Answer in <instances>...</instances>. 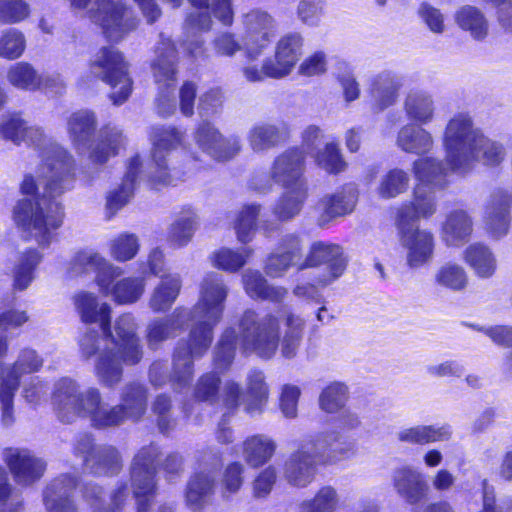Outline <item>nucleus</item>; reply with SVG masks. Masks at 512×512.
Listing matches in <instances>:
<instances>
[{
  "mask_svg": "<svg viewBox=\"0 0 512 512\" xmlns=\"http://www.w3.org/2000/svg\"><path fill=\"white\" fill-rule=\"evenodd\" d=\"M8 83L23 91H36L42 88V75L29 62L20 61L11 65L6 74Z\"/></svg>",
  "mask_w": 512,
  "mask_h": 512,
  "instance_id": "nucleus-52",
  "label": "nucleus"
},
{
  "mask_svg": "<svg viewBox=\"0 0 512 512\" xmlns=\"http://www.w3.org/2000/svg\"><path fill=\"white\" fill-rule=\"evenodd\" d=\"M409 182L410 177L407 172L399 168L391 169L382 177L378 194L384 199L395 198L408 189Z\"/></svg>",
  "mask_w": 512,
  "mask_h": 512,
  "instance_id": "nucleus-57",
  "label": "nucleus"
},
{
  "mask_svg": "<svg viewBox=\"0 0 512 512\" xmlns=\"http://www.w3.org/2000/svg\"><path fill=\"white\" fill-rule=\"evenodd\" d=\"M92 0H68L73 11H85ZM148 23H154L161 10L154 0H135ZM96 10L89 11V17L98 24L106 37L119 41L136 28L137 21L133 11L124 0H96Z\"/></svg>",
  "mask_w": 512,
  "mask_h": 512,
  "instance_id": "nucleus-9",
  "label": "nucleus"
},
{
  "mask_svg": "<svg viewBox=\"0 0 512 512\" xmlns=\"http://www.w3.org/2000/svg\"><path fill=\"white\" fill-rule=\"evenodd\" d=\"M103 489L93 483H87L83 488V497L89 504L92 512H124L130 499V489L127 483H119L109 496V503L102 501Z\"/></svg>",
  "mask_w": 512,
  "mask_h": 512,
  "instance_id": "nucleus-33",
  "label": "nucleus"
},
{
  "mask_svg": "<svg viewBox=\"0 0 512 512\" xmlns=\"http://www.w3.org/2000/svg\"><path fill=\"white\" fill-rule=\"evenodd\" d=\"M223 102L224 95L219 88H211L202 93L198 103V113L200 117L206 118L220 113Z\"/></svg>",
  "mask_w": 512,
  "mask_h": 512,
  "instance_id": "nucleus-64",
  "label": "nucleus"
},
{
  "mask_svg": "<svg viewBox=\"0 0 512 512\" xmlns=\"http://www.w3.org/2000/svg\"><path fill=\"white\" fill-rule=\"evenodd\" d=\"M316 164L329 173H339L345 169L338 146L334 143H326L324 147L313 154Z\"/></svg>",
  "mask_w": 512,
  "mask_h": 512,
  "instance_id": "nucleus-61",
  "label": "nucleus"
},
{
  "mask_svg": "<svg viewBox=\"0 0 512 512\" xmlns=\"http://www.w3.org/2000/svg\"><path fill=\"white\" fill-rule=\"evenodd\" d=\"M392 483L397 494L409 504H416L428 495L429 486L424 475L412 466L395 469Z\"/></svg>",
  "mask_w": 512,
  "mask_h": 512,
  "instance_id": "nucleus-29",
  "label": "nucleus"
},
{
  "mask_svg": "<svg viewBox=\"0 0 512 512\" xmlns=\"http://www.w3.org/2000/svg\"><path fill=\"white\" fill-rule=\"evenodd\" d=\"M303 37L297 32L283 35L275 47V61L268 64L274 79H280L291 73L303 53Z\"/></svg>",
  "mask_w": 512,
  "mask_h": 512,
  "instance_id": "nucleus-27",
  "label": "nucleus"
},
{
  "mask_svg": "<svg viewBox=\"0 0 512 512\" xmlns=\"http://www.w3.org/2000/svg\"><path fill=\"white\" fill-rule=\"evenodd\" d=\"M74 304L81 321L86 324H98L100 331L111 320V306L105 302L100 303L93 293H78L74 297Z\"/></svg>",
  "mask_w": 512,
  "mask_h": 512,
  "instance_id": "nucleus-41",
  "label": "nucleus"
},
{
  "mask_svg": "<svg viewBox=\"0 0 512 512\" xmlns=\"http://www.w3.org/2000/svg\"><path fill=\"white\" fill-rule=\"evenodd\" d=\"M247 397L242 399L241 386L232 380L225 382L222 392V401L224 407L234 413L242 403L244 410L250 415L258 414L268 400V387L265 383L264 374L258 370H252L248 373L246 379Z\"/></svg>",
  "mask_w": 512,
  "mask_h": 512,
  "instance_id": "nucleus-14",
  "label": "nucleus"
},
{
  "mask_svg": "<svg viewBox=\"0 0 512 512\" xmlns=\"http://www.w3.org/2000/svg\"><path fill=\"white\" fill-rule=\"evenodd\" d=\"M90 72L111 87L110 99L114 105L127 101L132 92V80L128 74V64L117 49L101 48L90 63Z\"/></svg>",
  "mask_w": 512,
  "mask_h": 512,
  "instance_id": "nucleus-13",
  "label": "nucleus"
},
{
  "mask_svg": "<svg viewBox=\"0 0 512 512\" xmlns=\"http://www.w3.org/2000/svg\"><path fill=\"white\" fill-rule=\"evenodd\" d=\"M229 287L217 273L207 274L199 290V298L188 309L193 324L186 339H180L174 349V377L177 383L186 385L193 374V359L203 357L209 350L214 328L221 322Z\"/></svg>",
  "mask_w": 512,
  "mask_h": 512,
  "instance_id": "nucleus-4",
  "label": "nucleus"
},
{
  "mask_svg": "<svg viewBox=\"0 0 512 512\" xmlns=\"http://www.w3.org/2000/svg\"><path fill=\"white\" fill-rule=\"evenodd\" d=\"M220 377L214 372H207L199 377L194 388V397L198 401L214 403L218 399Z\"/></svg>",
  "mask_w": 512,
  "mask_h": 512,
  "instance_id": "nucleus-62",
  "label": "nucleus"
},
{
  "mask_svg": "<svg viewBox=\"0 0 512 512\" xmlns=\"http://www.w3.org/2000/svg\"><path fill=\"white\" fill-rule=\"evenodd\" d=\"M473 232V218L464 209L449 211L441 224L440 236L448 247H460L469 241Z\"/></svg>",
  "mask_w": 512,
  "mask_h": 512,
  "instance_id": "nucleus-31",
  "label": "nucleus"
},
{
  "mask_svg": "<svg viewBox=\"0 0 512 512\" xmlns=\"http://www.w3.org/2000/svg\"><path fill=\"white\" fill-rule=\"evenodd\" d=\"M68 272L71 276H78L95 272V282L99 287H106L108 277H121L124 270L108 261L94 250L77 252L69 262Z\"/></svg>",
  "mask_w": 512,
  "mask_h": 512,
  "instance_id": "nucleus-22",
  "label": "nucleus"
},
{
  "mask_svg": "<svg viewBox=\"0 0 512 512\" xmlns=\"http://www.w3.org/2000/svg\"><path fill=\"white\" fill-rule=\"evenodd\" d=\"M288 137L289 127L284 122H260L253 125L247 133L249 147L256 153L267 152L284 143Z\"/></svg>",
  "mask_w": 512,
  "mask_h": 512,
  "instance_id": "nucleus-32",
  "label": "nucleus"
},
{
  "mask_svg": "<svg viewBox=\"0 0 512 512\" xmlns=\"http://www.w3.org/2000/svg\"><path fill=\"white\" fill-rule=\"evenodd\" d=\"M253 254V248L248 246L238 249L221 247L210 255V261L212 266L219 270L236 273L247 264Z\"/></svg>",
  "mask_w": 512,
  "mask_h": 512,
  "instance_id": "nucleus-48",
  "label": "nucleus"
},
{
  "mask_svg": "<svg viewBox=\"0 0 512 512\" xmlns=\"http://www.w3.org/2000/svg\"><path fill=\"white\" fill-rule=\"evenodd\" d=\"M403 112L412 123L428 125L437 116V104L433 94L424 89L409 90L403 100Z\"/></svg>",
  "mask_w": 512,
  "mask_h": 512,
  "instance_id": "nucleus-30",
  "label": "nucleus"
},
{
  "mask_svg": "<svg viewBox=\"0 0 512 512\" xmlns=\"http://www.w3.org/2000/svg\"><path fill=\"white\" fill-rule=\"evenodd\" d=\"M348 399V388L340 382L327 385L319 396V407L330 414L342 411Z\"/></svg>",
  "mask_w": 512,
  "mask_h": 512,
  "instance_id": "nucleus-56",
  "label": "nucleus"
},
{
  "mask_svg": "<svg viewBox=\"0 0 512 512\" xmlns=\"http://www.w3.org/2000/svg\"><path fill=\"white\" fill-rule=\"evenodd\" d=\"M453 437L452 426L448 423L420 424L401 428L396 433V439L410 445H426L435 442H448Z\"/></svg>",
  "mask_w": 512,
  "mask_h": 512,
  "instance_id": "nucleus-34",
  "label": "nucleus"
},
{
  "mask_svg": "<svg viewBox=\"0 0 512 512\" xmlns=\"http://www.w3.org/2000/svg\"><path fill=\"white\" fill-rule=\"evenodd\" d=\"M22 509L20 490L10 483L6 470L0 466V512H21Z\"/></svg>",
  "mask_w": 512,
  "mask_h": 512,
  "instance_id": "nucleus-60",
  "label": "nucleus"
},
{
  "mask_svg": "<svg viewBox=\"0 0 512 512\" xmlns=\"http://www.w3.org/2000/svg\"><path fill=\"white\" fill-rule=\"evenodd\" d=\"M237 335L233 328H227L221 335L214 349L213 364L215 369L225 371L232 364L236 352Z\"/></svg>",
  "mask_w": 512,
  "mask_h": 512,
  "instance_id": "nucleus-55",
  "label": "nucleus"
},
{
  "mask_svg": "<svg viewBox=\"0 0 512 512\" xmlns=\"http://www.w3.org/2000/svg\"><path fill=\"white\" fill-rule=\"evenodd\" d=\"M189 322L188 308L177 307L161 318L151 320L146 327V341L150 349H158L164 341L182 332Z\"/></svg>",
  "mask_w": 512,
  "mask_h": 512,
  "instance_id": "nucleus-26",
  "label": "nucleus"
},
{
  "mask_svg": "<svg viewBox=\"0 0 512 512\" xmlns=\"http://www.w3.org/2000/svg\"><path fill=\"white\" fill-rule=\"evenodd\" d=\"M245 53L248 59H257L276 35L275 18L266 10L251 9L240 16Z\"/></svg>",
  "mask_w": 512,
  "mask_h": 512,
  "instance_id": "nucleus-15",
  "label": "nucleus"
},
{
  "mask_svg": "<svg viewBox=\"0 0 512 512\" xmlns=\"http://www.w3.org/2000/svg\"><path fill=\"white\" fill-rule=\"evenodd\" d=\"M43 358L31 348L20 350L17 359L1 369L0 408L1 422L9 427L14 421V397L23 376L38 372L43 366Z\"/></svg>",
  "mask_w": 512,
  "mask_h": 512,
  "instance_id": "nucleus-12",
  "label": "nucleus"
},
{
  "mask_svg": "<svg viewBox=\"0 0 512 512\" xmlns=\"http://www.w3.org/2000/svg\"><path fill=\"white\" fill-rule=\"evenodd\" d=\"M464 260L474 274L483 279L492 277L497 268L495 255L488 246L481 243L469 245L464 250Z\"/></svg>",
  "mask_w": 512,
  "mask_h": 512,
  "instance_id": "nucleus-47",
  "label": "nucleus"
},
{
  "mask_svg": "<svg viewBox=\"0 0 512 512\" xmlns=\"http://www.w3.org/2000/svg\"><path fill=\"white\" fill-rule=\"evenodd\" d=\"M0 135L16 145L25 143L40 151L41 163L35 175H25L20 187L22 194L32 198L17 202L13 220L41 247H48L54 237L52 231L62 224L63 208L57 197L73 186L74 159L66 149L48 138L42 128L29 125L18 114L2 119Z\"/></svg>",
  "mask_w": 512,
  "mask_h": 512,
  "instance_id": "nucleus-1",
  "label": "nucleus"
},
{
  "mask_svg": "<svg viewBox=\"0 0 512 512\" xmlns=\"http://www.w3.org/2000/svg\"><path fill=\"white\" fill-rule=\"evenodd\" d=\"M340 503V496L336 488L330 485L321 487L311 499L301 502V512H336Z\"/></svg>",
  "mask_w": 512,
  "mask_h": 512,
  "instance_id": "nucleus-53",
  "label": "nucleus"
},
{
  "mask_svg": "<svg viewBox=\"0 0 512 512\" xmlns=\"http://www.w3.org/2000/svg\"><path fill=\"white\" fill-rule=\"evenodd\" d=\"M215 475L209 471L195 473L189 479L185 490V504L193 512L202 511L214 493Z\"/></svg>",
  "mask_w": 512,
  "mask_h": 512,
  "instance_id": "nucleus-39",
  "label": "nucleus"
},
{
  "mask_svg": "<svg viewBox=\"0 0 512 512\" xmlns=\"http://www.w3.org/2000/svg\"><path fill=\"white\" fill-rule=\"evenodd\" d=\"M355 442L338 430H327L304 440L284 465V477L295 487L304 488L314 479L316 467L326 456L349 458Z\"/></svg>",
  "mask_w": 512,
  "mask_h": 512,
  "instance_id": "nucleus-7",
  "label": "nucleus"
},
{
  "mask_svg": "<svg viewBox=\"0 0 512 512\" xmlns=\"http://www.w3.org/2000/svg\"><path fill=\"white\" fill-rule=\"evenodd\" d=\"M148 391L142 383L133 381L124 385L120 392L121 410L127 421H139L147 410Z\"/></svg>",
  "mask_w": 512,
  "mask_h": 512,
  "instance_id": "nucleus-44",
  "label": "nucleus"
},
{
  "mask_svg": "<svg viewBox=\"0 0 512 512\" xmlns=\"http://www.w3.org/2000/svg\"><path fill=\"white\" fill-rule=\"evenodd\" d=\"M456 24L469 32L475 40H483L488 35L489 25L484 13L472 5L460 7L454 15Z\"/></svg>",
  "mask_w": 512,
  "mask_h": 512,
  "instance_id": "nucleus-51",
  "label": "nucleus"
},
{
  "mask_svg": "<svg viewBox=\"0 0 512 512\" xmlns=\"http://www.w3.org/2000/svg\"><path fill=\"white\" fill-rule=\"evenodd\" d=\"M154 53L151 70L159 89L157 111L160 116L169 117L176 110L173 90L177 82V51L171 39L161 33Z\"/></svg>",
  "mask_w": 512,
  "mask_h": 512,
  "instance_id": "nucleus-11",
  "label": "nucleus"
},
{
  "mask_svg": "<svg viewBox=\"0 0 512 512\" xmlns=\"http://www.w3.org/2000/svg\"><path fill=\"white\" fill-rule=\"evenodd\" d=\"M193 139L200 150L216 160H229L241 149L239 136L224 137L213 123L202 120L196 127Z\"/></svg>",
  "mask_w": 512,
  "mask_h": 512,
  "instance_id": "nucleus-19",
  "label": "nucleus"
},
{
  "mask_svg": "<svg viewBox=\"0 0 512 512\" xmlns=\"http://www.w3.org/2000/svg\"><path fill=\"white\" fill-rule=\"evenodd\" d=\"M417 123L403 125L396 136V146L403 152L422 156L434 148V137L430 131Z\"/></svg>",
  "mask_w": 512,
  "mask_h": 512,
  "instance_id": "nucleus-37",
  "label": "nucleus"
},
{
  "mask_svg": "<svg viewBox=\"0 0 512 512\" xmlns=\"http://www.w3.org/2000/svg\"><path fill=\"white\" fill-rule=\"evenodd\" d=\"M86 468L93 474L112 476L122 468V457L113 445H98L94 453L86 460Z\"/></svg>",
  "mask_w": 512,
  "mask_h": 512,
  "instance_id": "nucleus-45",
  "label": "nucleus"
},
{
  "mask_svg": "<svg viewBox=\"0 0 512 512\" xmlns=\"http://www.w3.org/2000/svg\"><path fill=\"white\" fill-rule=\"evenodd\" d=\"M42 260L43 255L36 249L25 250L17 256L11 270L14 291L23 292L31 286Z\"/></svg>",
  "mask_w": 512,
  "mask_h": 512,
  "instance_id": "nucleus-40",
  "label": "nucleus"
},
{
  "mask_svg": "<svg viewBox=\"0 0 512 512\" xmlns=\"http://www.w3.org/2000/svg\"><path fill=\"white\" fill-rule=\"evenodd\" d=\"M441 143L445 152L444 161L420 157L412 164L414 176L420 183L414 189L413 200L403 204L398 211L401 226L428 219L436 213V196L428 185L444 188L451 172L467 174L480 162L495 167L505 158L504 146L475 126L472 117L464 112L453 115L447 121Z\"/></svg>",
  "mask_w": 512,
  "mask_h": 512,
  "instance_id": "nucleus-2",
  "label": "nucleus"
},
{
  "mask_svg": "<svg viewBox=\"0 0 512 512\" xmlns=\"http://www.w3.org/2000/svg\"><path fill=\"white\" fill-rule=\"evenodd\" d=\"M305 169V151L299 147H291L274 158L270 178L281 187H307Z\"/></svg>",
  "mask_w": 512,
  "mask_h": 512,
  "instance_id": "nucleus-20",
  "label": "nucleus"
},
{
  "mask_svg": "<svg viewBox=\"0 0 512 512\" xmlns=\"http://www.w3.org/2000/svg\"><path fill=\"white\" fill-rule=\"evenodd\" d=\"M482 221L486 232L494 239L506 236L512 223V192L494 190L483 206Z\"/></svg>",
  "mask_w": 512,
  "mask_h": 512,
  "instance_id": "nucleus-18",
  "label": "nucleus"
},
{
  "mask_svg": "<svg viewBox=\"0 0 512 512\" xmlns=\"http://www.w3.org/2000/svg\"><path fill=\"white\" fill-rule=\"evenodd\" d=\"M97 125L95 113L86 109L73 112L67 119V131L77 152L88 151L92 163L103 165L119 153L126 143V138L121 129L107 125L101 128L97 138L92 140Z\"/></svg>",
  "mask_w": 512,
  "mask_h": 512,
  "instance_id": "nucleus-8",
  "label": "nucleus"
},
{
  "mask_svg": "<svg viewBox=\"0 0 512 512\" xmlns=\"http://www.w3.org/2000/svg\"><path fill=\"white\" fill-rule=\"evenodd\" d=\"M140 248L139 239L133 233H121L110 241L109 253L118 262L133 259Z\"/></svg>",
  "mask_w": 512,
  "mask_h": 512,
  "instance_id": "nucleus-58",
  "label": "nucleus"
},
{
  "mask_svg": "<svg viewBox=\"0 0 512 512\" xmlns=\"http://www.w3.org/2000/svg\"><path fill=\"white\" fill-rule=\"evenodd\" d=\"M77 480L70 474H62L51 480L43 491V504L48 512H79L71 498Z\"/></svg>",
  "mask_w": 512,
  "mask_h": 512,
  "instance_id": "nucleus-28",
  "label": "nucleus"
},
{
  "mask_svg": "<svg viewBox=\"0 0 512 512\" xmlns=\"http://www.w3.org/2000/svg\"><path fill=\"white\" fill-rule=\"evenodd\" d=\"M198 227V218L191 208L181 210L167 228L166 241L171 248L187 246Z\"/></svg>",
  "mask_w": 512,
  "mask_h": 512,
  "instance_id": "nucleus-43",
  "label": "nucleus"
},
{
  "mask_svg": "<svg viewBox=\"0 0 512 512\" xmlns=\"http://www.w3.org/2000/svg\"><path fill=\"white\" fill-rule=\"evenodd\" d=\"M30 7L24 0H0V22L15 24L26 19Z\"/></svg>",
  "mask_w": 512,
  "mask_h": 512,
  "instance_id": "nucleus-63",
  "label": "nucleus"
},
{
  "mask_svg": "<svg viewBox=\"0 0 512 512\" xmlns=\"http://www.w3.org/2000/svg\"><path fill=\"white\" fill-rule=\"evenodd\" d=\"M357 198V189L353 185H346L335 193L323 196L317 205L320 221L324 223L350 214L355 208Z\"/></svg>",
  "mask_w": 512,
  "mask_h": 512,
  "instance_id": "nucleus-35",
  "label": "nucleus"
},
{
  "mask_svg": "<svg viewBox=\"0 0 512 512\" xmlns=\"http://www.w3.org/2000/svg\"><path fill=\"white\" fill-rule=\"evenodd\" d=\"M152 144L147 177L155 185H176L183 174L168 166L170 153L184 147L185 133L174 126H153L149 133Z\"/></svg>",
  "mask_w": 512,
  "mask_h": 512,
  "instance_id": "nucleus-10",
  "label": "nucleus"
},
{
  "mask_svg": "<svg viewBox=\"0 0 512 512\" xmlns=\"http://www.w3.org/2000/svg\"><path fill=\"white\" fill-rule=\"evenodd\" d=\"M432 281L435 287L456 293L467 288L469 278L462 265L449 261L435 270Z\"/></svg>",
  "mask_w": 512,
  "mask_h": 512,
  "instance_id": "nucleus-46",
  "label": "nucleus"
},
{
  "mask_svg": "<svg viewBox=\"0 0 512 512\" xmlns=\"http://www.w3.org/2000/svg\"><path fill=\"white\" fill-rule=\"evenodd\" d=\"M368 83L367 92L375 112L395 105L403 86L402 77L392 70H383L371 76Z\"/></svg>",
  "mask_w": 512,
  "mask_h": 512,
  "instance_id": "nucleus-23",
  "label": "nucleus"
},
{
  "mask_svg": "<svg viewBox=\"0 0 512 512\" xmlns=\"http://www.w3.org/2000/svg\"><path fill=\"white\" fill-rule=\"evenodd\" d=\"M138 324L130 313L118 316L100 331L87 329L79 338L81 356L96 357L94 375L107 388H114L123 378V365H137L143 358V346L137 334Z\"/></svg>",
  "mask_w": 512,
  "mask_h": 512,
  "instance_id": "nucleus-3",
  "label": "nucleus"
},
{
  "mask_svg": "<svg viewBox=\"0 0 512 512\" xmlns=\"http://www.w3.org/2000/svg\"><path fill=\"white\" fill-rule=\"evenodd\" d=\"M161 454L155 443L143 446L135 454L130 466L133 495H155L156 462Z\"/></svg>",
  "mask_w": 512,
  "mask_h": 512,
  "instance_id": "nucleus-21",
  "label": "nucleus"
},
{
  "mask_svg": "<svg viewBox=\"0 0 512 512\" xmlns=\"http://www.w3.org/2000/svg\"><path fill=\"white\" fill-rule=\"evenodd\" d=\"M285 191L273 207V214L281 221H288L297 216L308 197L307 187H283Z\"/></svg>",
  "mask_w": 512,
  "mask_h": 512,
  "instance_id": "nucleus-50",
  "label": "nucleus"
},
{
  "mask_svg": "<svg viewBox=\"0 0 512 512\" xmlns=\"http://www.w3.org/2000/svg\"><path fill=\"white\" fill-rule=\"evenodd\" d=\"M276 443L268 436L258 434L248 437L243 442V458L251 467L267 463L275 453Z\"/></svg>",
  "mask_w": 512,
  "mask_h": 512,
  "instance_id": "nucleus-49",
  "label": "nucleus"
},
{
  "mask_svg": "<svg viewBox=\"0 0 512 512\" xmlns=\"http://www.w3.org/2000/svg\"><path fill=\"white\" fill-rule=\"evenodd\" d=\"M348 260L343 249L337 244L315 242L311 245L309 254L300 265V270L323 265V274L316 277V282L323 286L337 280L345 271Z\"/></svg>",
  "mask_w": 512,
  "mask_h": 512,
  "instance_id": "nucleus-17",
  "label": "nucleus"
},
{
  "mask_svg": "<svg viewBox=\"0 0 512 512\" xmlns=\"http://www.w3.org/2000/svg\"><path fill=\"white\" fill-rule=\"evenodd\" d=\"M182 280L178 274H164L153 288L148 299L149 308L155 313L168 311L178 298Z\"/></svg>",
  "mask_w": 512,
  "mask_h": 512,
  "instance_id": "nucleus-42",
  "label": "nucleus"
},
{
  "mask_svg": "<svg viewBox=\"0 0 512 512\" xmlns=\"http://www.w3.org/2000/svg\"><path fill=\"white\" fill-rule=\"evenodd\" d=\"M118 277H108L106 287H99V291L119 305H130L138 302L145 292V279L140 276L122 278L114 283Z\"/></svg>",
  "mask_w": 512,
  "mask_h": 512,
  "instance_id": "nucleus-36",
  "label": "nucleus"
},
{
  "mask_svg": "<svg viewBox=\"0 0 512 512\" xmlns=\"http://www.w3.org/2000/svg\"><path fill=\"white\" fill-rule=\"evenodd\" d=\"M402 245L406 250V263L411 269L429 265L435 252L434 234L427 229L407 230L402 234Z\"/></svg>",
  "mask_w": 512,
  "mask_h": 512,
  "instance_id": "nucleus-24",
  "label": "nucleus"
},
{
  "mask_svg": "<svg viewBox=\"0 0 512 512\" xmlns=\"http://www.w3.org/2000/svg\"><path fill=\"white\" fill-rule=\"evenodd\" d=\"M140 167V158L138 156L133 157L129 161L121 184L107 194L106 209L109 216L115 215L130 202L136 188Z\"/></svg>",
  "mask_w": 512,
  "mask_h": 512,
  "instance_id": "nucleus-38",
  "label": "nucleus"
},
{
  "mask_svg": "<svg viewBox=\"0 0 512 512\" xmlns=\"http://www.w3.org/2000/svg\"><path fill=\"white\" fill-rule=\"evenodd\" d=\"M303 245L300 238L294 234L285 235L279 242L276 251L271 253L266 261L265 272L272 278L283 276L292 266L303 263Z\"/></svg>",
  "mask_w": 512,
  "mask_h": 512,
  "instance_id": "nucleus-25",
  "label": "nucleus"
},
{
  "mask_svg": "<svg viewBox=\"0 0 512 512\" xmlns=\"http://www.w3.org/2000/svg\"><path fill=\"white\" fill-rule=\"evenodd\" d=\"M52 404L63 423H72L81 417L88 418L95 428L107 429L121 426L127 421L121 407L106 403L98 388L81 390L80 385L68 377L54 384Z\"/></svg>",
  "mask_w": 512,
  "mask_h": 512,
  "instance_id": "nucleus-6",
  "label": "nucleus"
},
{
  "mask_svg": "<svg viewBox=\"0 0 512 512\" xmlns=\"http://www.w3.org/2000/svg\"><path fill=\"white\" fill-rule=\"evenodd\" d=\"M26 49V37L16 28L5 29L0 36V57L7 60L20 58Z\"/></svg>",
  "mask_w": 512,
  "mask_h": 512,
  "instance_id": "nucleus-59",
  "label": "nucleus"
},
{
  "mask_svg": "<svg viewBox=\"0 0 512 512\" xmlns=\"http://www.w3.org/2000/svg\"><path fill=\"white\" fill-rule=\"evenodd\" d=\"M1 458L14 482L22 488L40 481L47 468L45 460L28 448L6 447Z\"/></svg>",
  "mask_w": 512,
  "mask_h": 512,
  "instance_id": "nucleus-16",
  "label": "nucleus"
},
{
  "mask_svg": "<svg viewBox=\"0 0 512 512\" xmlns=\"http://www.w3.org/2000/svg\"><path fill=\"white\" fill-rule=\"evenodd\" d=\"M305 328V319L287 306L278 309L276 314L246 310L239 323L244 351L265 359L272 358L279 347L284 358H294Z\"/></svg>",
  "mask_w": 512,
  "mask_h": 512,
  "instance_id": "nucleus-5",
  "label": "nucleus"
},
{
  "mask_svg": "<svg viewBox=\"0 0 512 512\" xmlns=\"http://www.w3.org/2000/svg\"><path fill=\"white\" fill-rule=\"evenodd\" d=\"M261 207L257 204L244 205L238 212L233 224L237 240L242 244L252 241L256 231V220Z\"/></svg>",
  "mask_w": 512,
  "mask_h": 512,
  "instance_id": "nucleus-54",
  "label": "nucleus"
}]
</instances>
